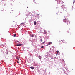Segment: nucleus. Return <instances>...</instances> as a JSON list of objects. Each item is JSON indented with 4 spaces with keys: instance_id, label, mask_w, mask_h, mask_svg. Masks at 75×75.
I'll list each match as a JSON object with an SVG mask.
<instances>
[{
    "instance_id": "obj_1",
    "label": "nucleus",
    "mask_w": 75,
    "mask_h": 75,
    "mask_svg": "<svg viewBox=\"0 0 75 75\" xmlns=\"http://www.w3.org/2000/svg\"><path fill=\"white\" fill-rule=\"evenodd\" d=\"M66 21L67 22V25H68V26H69V25L70 24L69 23H70L69 21H68V19H67V20H65V22H65V23H66Z\"/></svg>"
},
{
    "instance_id": "obj_2",
    "label": "nucleus",
    "mask_w": 75,
    "mask_h": 75,
    "mask_svg": "<svg viewBox=\"0 0 75 75\" xmlns=\"http://www.w3.org/2000/svg\"><path fill=\"white\" fill-rule=\"evenodd\" d=\"M60 42H63V43L64 44H67V42H66L65 40H61Z\"/></svg>"
},
{
    "instance_id": "obj_3",
    "label": "nucleus",
    "mask_w": 75,
    "mask_h": 75,
    "mask_svg": "<svg viewBox=\"0 0 75 75\" xmlns=\"http://www.w3.org/2000/svg\"><path fill=\"white\" fill-rule=\"evenodd\" d=\"M21 45H22V44H17V45H15L16 46H21Z\"/></svg>"
},
{
    "instance_id": "obj_4",
    "label": "nucleus",
    "mask_w": 75,
    "mask_h": 75,
    "mask_svg": "<svg viewBox=\"0 0 75 75\" xmlns=\"http://www.w3.org/2000/svg\"><path fill=\"white\" fill-rule=\"evenodd\" d=\"M58 3V2H61V0H55Z\"/></svg>"
},
{
    "instance_id": "obj_5",
    "label": "nucleus",
    "mask_w": 75,
    "mask_h": 75,
    "mask_svg": "<svg viewBox=\"0 0 75 75\" xmlns=\"http://www.w3.org/2000/svg\"><path fill=\"white\" fill-rule=\"evenodd\" d=\"M25 23V22H22L21 23V25H24Z\"/></svg>"
},
{
    "instance_id": "obj_6",
    "label": "nucleus",
    "mask_w": 75,
    "mask_h": 75,
    "mask_svg": "<svg viewBox=\"0 0 75 75\" xmlns=\"http://www.w3.org/2000/svg\"><path fill=\"white\" fill-rule=\"evenodd\" d=\"M34 24L35 25H37V23H36V22H34Z\"/></svg>"
},
{
    "instance_id": "obj_7",
    "label": "nucleus",
    "mask_w": 75,
    "mask_h": 75,
    "mask_svg": "<svg viewBox=\"0 0 75 75\" xmlns=\"http://www.w3.org/2000/svg\"><path fill=\"white\" fill-rule=\"evenodd\" d=\"M30 68H31V69H34V67H30Z\"/></svg>"
},
{
    "instance_id": "obj_8",
    "label": "nucleus",
    "mask_w": 75,
    "mask_h": 75,
    "mask_svg": "<svg viewBox=\"0 0 75 75\" xmlns=\"http://www.w3.org/2000/svg\"><path fill=\"white\" fill-rule=\"evenodd\" d=\"M41 58H42V57L41 56H39V59H41Z\"/></svg>"
},
{
    "instance_id": "obj_9",
    "label": "nucleus",
    "mask_w": 75,
    "mask_h": 75,
    "mask_svg": "<svg viewBox=\"0 0 75 75\" xmlns=\"http://www.w3.org/2000/svg\"><path fill=\"white\" fill-rule=\"evenodd\" d=\"M52 44V42H49V43H48V45H50V44Z\"/></svg>"
},
{
    "instance_id": "obj_10",
    "label": "nucleus",
    "mask_w": 75,
    "mask_h": 75,
    "mask_svg": "<svg viewBox=\"0 0 75 75\" xmlns=\"http://www.w3.org/2000/svg\"><path fill=\"white\" fill-rule=\"evenodd\" d=\"M57 52V54H56V55H58V52H59V51H56Z\"/></svg>"
},
{
    "instance_id": "obj_11",
    "label": "nucleus",
    "mask_w": 75,
    "mask_h": 75,
    "mask_svg": "<svg viewBox=\"0 0 75 75\" xmlns=\"http://www.w3.org/2000/svg\"><path fill=\"white\" fill-rule=\"evenodd\" d=\"M31 37H34V36L33 35H32Z\"/></svg>"
},
{
    "instance_id": "obj_12",
    "label": "nucleus",
    "mask_w": 75,
    "mask_h": 75,
    "mask_svg": "<svg viewBox=\"0 0 75 75\" xmlns=\"http://www.w3.org/2000/svg\"><path fill=\"white\" fill-rule=\"evenodd\" d=\"M35 3H36V4H38L39 3H37V2H35V1L34 2Z\"/></svg>"
},
{
    "instance_id": "obj_13",
    "label": "nucleus",
    "mask_w": 75,
    "mask_h": 75,
    "mask_svg": "<svg viewBox=\"0 0 75 75\" xmlns=\"http://www.w3.org/2000/svg\"><path fill=\"white\" fill-rule=\"evenodd\" d=\"M16 34H15L14 35V37H16Z\"/></svg>"
},
{
    "instance_id": "obj_14",
    "label": "nucleus",
    "mask_w": 75,
    "mask_h": 75,
    "mask_svg": "<svg viewBox=\"0 0 75 75\" xmlns=\"http://www.w3.org/2000/svg\"><path fill=\"white\" fill-rule=\"evenodd\" d=\"M41 48H44V46H42L41 47Z\"/></svg>"
},
{
    "instance_id": "obj_15",
    "label": "nucleus",
    "mask_w": 75,
    "mask_h": 75,
    "mask_svg": "<svg viewBox=\"0 0 75 75\" xmlns=\"http://www.w3.org/2000/svg\"><path fill=\"white\" fill-rule=\"evenodd\" d=\"M17 62L18 63V64H19V63H20V62L18 61H17Z\"/></svg>"
},
{
    "instance_id": "obj_16",
    "label": "nucleus",
    "mask_w": 75,
    "mask_h": 75,
    "mask_svg": "<svg viewBox=\"0 0 75 75\" xmlns=\"http://www.w3.org/2000/svg\"><path fill=\"white\" fill-rule=\"evenodd\" d=\"M75 3V1H74V2H73V4L74 3Z\"/></svg>"
},
{
    "instance_id": "obj_17",
    "label": "nucleus",
    "mask_w": 75,
    "mask_h": 75,
    "mask_svg": "<svg viewBox=\"0 0 75 75\" xmlns=\"http://www.w3.org/2000/svg\"><path fill=\"white\" fill-rule=\"evenodd\" d=\"M40 41H41V42H42V39H41Z\"/></svg>"
},
{
    "instance_id": "obj_18",
    "label": "nucleus",
    "mask_w": 75,
    "mask_h": 75,
    "mask_svg": "<svg viewBox=\"0 0 75 75\" xmlns=\"http://www.w3.org/2000/svg\"><path fill=\"white\" fill-rule=\"evenodd\" d=\"M44 34H46V32H44Z\"/></svg>"
},
{
    "instance_id": "obj_19",
    "label": "nucleus",
    "mask_w": 75,
    "mask_h": 75,
    "mask_svg": "<svg viewBox=\"0 0 75 75\" xmlns=\"http://www.w3.org/2000/svg\"><path fill=\"white\" fill-rule=\"evenodd\" d=\"M68 33H69V30H67Z\"/></svg>"
},
{
    "instance_id": "obj_20",
    "label": "nucleus",
    "mask_w": 75,
    "mask_h": 75,
    "mask_svg": "<svg viewBox=\"0 0 75 75\" xmlns=\"http://www.w3.org/2000/svg\"><path fill=\"white\" fill-rule=\"evenodd\" d=\"M42 44H44V42L42 43Z\"/></svg>"
},
{
    "instance_id": "obj_21",
    "label": "nucleus",
    "mask_w": 75,
    "mask_h": 75,
    "mask_svg": "<svg viewBox=\"0 0 75 75\" xmlns=\"http://www.w3.org/2000/svg\"><path fill=\"white\" fill-rule=\"evenodd\" d=\"M70 33V34H72V33H71L72 32H71Z\"/></svg>"
},
{
    "instance_id": "obj_22",
    "label": "nucleus",
    "mask_w": 75,
    "mask_h": 75,
    "mask_svg": "<svg viewBox=\"0 0 75 75\" xmlns=\"http://www.w3.org/2000/svg\"><path fill=\"white\" fill-rule=\"evenodd\" d=\"M46 46H48V45H46Z\"/></svg>"
},
{
    "instance_id": "obj_23",
    "label": "nucleus",
    "mask_w": 75,
    "mask_h": 75,
    "mask_svg": "<svg viewBox=\"0 0 75 75\" xmlns=\"http://www.w3.org/2000/svg\"><path fill=\"white\" fill-rule=\"evenodd\" d=\"M18 60H19V59H18Z\"/></svg>"
},
{
    "instance_id": "obj_24",
    "label": "nucleus",
    "mask_w": 75,
    "mask_h": 75,
    "mask_svg": "<svg viewBox=\"0 0 75 75\" xmlns=\"http://www.w3.org/2000/svg\"><path fill=\"white\" fill-rule=\"evenodd\" d=\"M59 32H60V31L59 30Z\"/></svg>"
},
{
    "instance_id": "obj_25",
    "label": "nucleus",
    "mask_w": 75,
    "mask_h": 75,
    "mask_svg": "<svg viewBox=\"0 0 75 75\" xmlns=\"http://www.w3.org/2000/svg\"><path fill=\"white\" fill-rule=\"evenodd\" d=\"M17 42H19V41H17Z\"/></svg>"
},
{
    "instance_id": "obj_26",
    "label": "nucleus",
    "mask_w": 75,
    "mask_h": 75,
    "mask_svg": "<svg viewBox=\"0 0 75 75\" xmlns=\"http://www.w3.org/2000/svg\"><path fill=\"white\" fill-rule=\"evenodd\" d=\"M27 7V8H28V7Z\"/></svg>"
},
{
    "instance_id": "obj_27",
    "label": "nucleus",
    "mask_w": 75,
    "mask_h": 75,
    "mask_svg": "<svg viewBox=\"0 0 75 75\" xmlns=\"http://www.w3.org/2000/svg\"><path fill=\"white\" fill-rule=\"evenodd\" d=\"M33 1H35V0H33Z\"/></svg>"
}]
</instances>
